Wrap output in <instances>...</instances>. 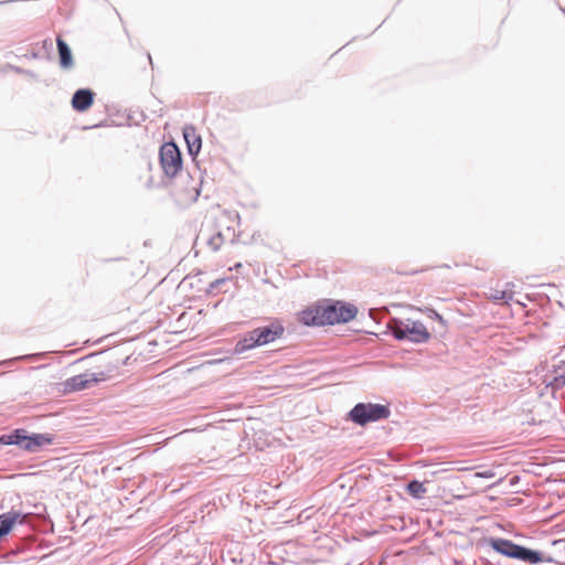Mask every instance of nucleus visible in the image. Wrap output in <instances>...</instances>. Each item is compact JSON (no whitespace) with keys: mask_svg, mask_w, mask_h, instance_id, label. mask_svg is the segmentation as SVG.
I'll return each instance as SVG.
<instances>
[{"mask_svg":"<svg viewBox=\"0 0 565 565\" xmlns=\"http://www.w3.org/2000/svg\"><path fill=\"white\" fill-rule=\"evenodd\" d=\"M54 435L49 433H32L23 428L14 429L8 434L0 436L1 445H14L20 449L35 454L41 451L44 447L50 446L54 443Z\"/></svg>","mask_w":565,"mask_h":565,"instance_id":"nucleus-1","label":"nucleus"},{"mask_svg":"<svg viewBox=\"0 0 565 565\" xmlns=\"http://www.w3.org/2000/svg\"><path fill=\"white\" fill-rule=\"evenodd\" d=\"M94 96L89 88L77 89L72 97V107L77 111H85L92 106Z\"/></svg>","mask_w":565,"mask_h":565,"instance_id":"nucleus-12","label":"nucleus"},{"mask_svg":"<svg viewBox=\"0 0 565 565\" xmlns=\"http://www.w3.org/2000/svg\"><path fill=\"white\" fill-rule=\"evenodd\" d=\"M284 332L285 328L278 322L253 330V334L256 335V341L259 347L274 342L276 339L280 338Z\"/></svg>","mask_w":565,"mask_h":565,"instance_id":"nucleus-10","label":"nucleus"},{"mask_svg":"<svg viewBox=\"0 0 565 565\" xmlns=\"http://www.w3.org/2000/svg\"><path fill=\"white\" fill-rule=\"evenodd\" d=\"M184 188L178 193V200L183 204L194 203L201 193V181H195L190 174L180 175Z\"/></svg>","mask_w":565,"mask_h":565,"instance_id":"nucleus-9","label":"nucleus"},{"mask_svg":"<svg viewBox=\"0 0 565 565\" xmlns=\"http://www.w3.org/2000/svg\"><path fill=\"white\" fill-rule=\"evenodd\" d=\"M492 298L495 300H504L505 302H509L512 300L513 296L511 292L504 290H495V292L492 295Z\"/></svg>","mask_w":565,"mask_h":565,"instance_id":"nucleus-19","label":"nucleus"},{"mask_svg":"<svg viewBox=\"0 0 565 565\" xmlns=\"http://www.w3.org/2000/svg\"><path fill=\"white\" fill-rule=\"evenodd\" d=\"M108 374L106 372H93L74 375L64 382L66 392H76L89 387L92 384L106 381Z\"/></svg>","mask_w":565,"mask_h":565,"instance_id":"nucleus-8","label":"nucleus"},{"mask_svg":"<svg viewBox=\"0 0 565 565\" xmlns=\"http://www.w3.org/2000/svg\"><path fill=\"white\" fill-rule=\"evenodd\" d=\"M26 518V514L14 510L0 514V540L11 532L15 523L23 524Z\"/></svg>","mask_w":565,"mask_h":565,"instance_id":"nucleus-11","label":"nucleus"},{"mask_svg":"<svg viewBox=\"0 0 565 565\" xmlns=\"http://www.w3.org/2000/svg\"><path fill=\"white\" fill-rule=\"evenodd\" d=\"M390 415L387 406L373 403H358L348 414L349 419L360 426L387 419Z\"/></svg>","mask_w":565,"mask_h":565,"instance_id":"nucleus-4","label":"nucleus"},{"mask_svg":"<svg viewBox=\"0 0 565 565\" xmlns=\"http://www.w3.org/2000/svg\"><path fill=\"white\" fill-rule=\"evenodd\" d=\"M300 321L306 326H326L339 323L337 305L329 303L308 308L300 313Z\"/></svg>","mask_w":565,"mask_h":565,"instance_id":"nucleus-5","label":"nucleus"},{"mask_svg":"<svg viewBox=\"0 0 565 565\" xmlns=\"http://www.w3.org/2000/svg\"><path fill=\"white\" fill-rule=\"evenodd\" d=\"M337 316L339 319V323H344L353 320L358 313V309L353 305H347L341 301H337Z\"/></svg>","mask_w":565,"mask_h":565,"instance_id":"nucleus-15","label":"nucleus"},{"mask_svg":"<svg viewBox=\"0 0 565 565\" xmlns=\"http://www.w3.org/2000/svg\"><path fill=\"white\" fill-rule=\"evenodd\" d=\"M258 345L256 341V335L253 334V330L246 333L234 347L235 354H242L248 350H252Z\"/></svg>","mask_w":565,"mask_h":565,"instance_id":"nucleus-16","label":"nucleus"},{"mask_svg":"<svg viewBox=\"0 0 565 565\" xmlns=\"http://www.w3.org/2000/svg\"><path fill=\"white\" fill-rule=\"evenodd\" d=\"M406 489L408 493L416 499L423 498V495L426 493V488L424 487V483L418 480L409 481Z\"/></svg>","mask_w":565,"mask_h":565,"instance_id":"nucleus-17","label":"nucleus"},{"mask_svg":"<svg viewBox=\"0 0 565 565\" xmlns=\"http://www.w3.org/2000/svg\"><path fill=\"white\" fill-rule=\"evenodd\" d=\"M224 280L216 279L213 282L210 284L207 291L212 292L220 284H222Z\"/></svg>","mask_w":565,"mask_h":565,"instance_id":"nucleus-23","label":"nucleus"},{"mask_svg":"<svg viewBox=\"0 0 565 565\" xmlns=\"http://www.w3.org/2000/svg\"><path fill=\"white\" fill-rule=\"evenodd\" d=\"M495 477V472L492 469H487L483 471H478L473 475V478H481V479H492Z\"/></svg>","mask_w":565,"mask_h":565,"instance_id":"nucleus-20","label":"nucleus"},{"mask_svg":"<svg viewBox=\"0 0 565 565\" xmlns=\"http://www.w3.org/2000/svg\"><path fill=\"white\" fill-rule=\"evenodd\" d=\"M489 545L501 555H504L510 558L520 559L530 564L552 562L551 557H544L541 552L515 544L514 542L507 539L492 537L489 541Z\"/></svg>","mask_w":565,"mask_h":565,"instance_id":"nucleus-2","label":"nucleus"},{"mask_svg":"<svg viewBox=\"0 0 565 565\" xmlns=\"http://www.w3.org/2000/svg\"><path fill=\"white\" fill-rule=\"evenodd\" d=\"M40 356H42V354H28V355L19 356L17 359L18 360H35V359H39Z\"/></svg>","mask_w":565,"mask_h":565,"instance_id":"nucleus-22","label":"nucleus"},{"mask_svg":"<svg viewBox=\"0 0 565 565\" xmlns=\"http://www.w3.org/2000/svg\"><path fill=\"white\" fill-rule=\"evenodd\" d=\"M391 329L393 337L399 341L408 340L414 343H424L430 337L423 322L411 319L405 321L394 319Z\"/></svg>","mask_w":565,"mask_h":565,"instance_id":"nucleus-3","label":"nucleus"},{"mask_svg":"<svg viewBox=\"0 0 565 565\" xmlns=\"http://www.w3.org/2000/svg\"><path fill=\"white\" fill-rule=\"evenodd\" d=\"M428 317H429L430 319H435V320L439 321L443 326H445V320H444V318H443V317H441L437 311H435V310L430 309V310H429V315H428Z\"/></svg>","mask_w":565,"mask_h":565,"instance_id":"nucleus-21","label":"nucleus"},{"mask_svg":"<svg viewBox=\"0 0 565 565\" xmlns=\"http://www.w3.org/2000/svg\"><path fill=\"white\" fill-rule=\"evenodd\" d=\"M542 382L553 392L565 387V361L553 360L542 375Z\"/></svg>","mask_w":565,"mask_h":565,"instance_id":"nucleus-7","label":"nucleus"},{"mask_svg":"<svg viewBox=\"0 0 565 565\" xmlns=\"http://www.w3.org/2000/svg\"><path fill=\"white\" fill-rule=\"evenodd\" d=\"M56 43H57V51H58V55H60L61 67L64 70H68L71 67H73V65H74L73 56H72V52H71V49L67 45V43L64 40H62L61 38H57Z\"/></svg>","mask_w":565,"mask_h":565,"instance_id":"nucleus-14","label":"nucleus"},{"mask_svg":"<svg viewBox=\"0 0 565 565\" xmlns=\"http://www.w3.org/2000/svg\"><path fill=\"white\" fill-rule=\"evenodd\" d=\"M183 137L188 146L189 153L195 157L202 147L201 136L196 132L193 126H185L183 129Z\"/></svg>","mask_w":565,"mask_h":565,"instance_id":"nucleus-13","label":"nucleus"},{"mask_svg":"<svg viewBox=\"0 0 565 565\" xmlns=\"http://www.w3.org/2000/svg\"><path fill=\"white\" fill-rule=\"evenodd\" d=\"M224 242V238H223V235L221 233H217L215 235H213L209 241H207V245L209 247L213 250V252H216L220 249V247L222 246Z\"/></svg>","mask_w":565,"mask_h":565,"instance_id":"nucleus-18","label":"nucleus"},{"mask_svg":"<svg viewBox=\"0 0 565 565\" xmlns=\"http://www.w3.org/2000/svg\"><path fill=\"white\" fill-rule=\"evenodd\" d=\"M160 164L167 177L173 178L182 168V157L174 142H166L160 148Z\"/></svg>","mask_w":565,"mask_h":565,"instance_id":"nucleus-6","label":"nucleus"}]
</instances>
